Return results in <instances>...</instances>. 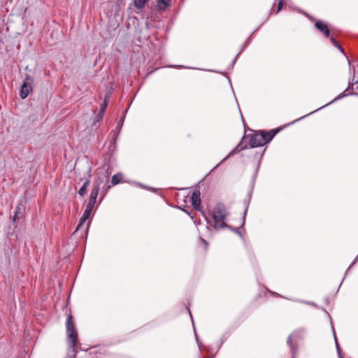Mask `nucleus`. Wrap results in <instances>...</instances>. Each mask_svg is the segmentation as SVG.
I'll use <instances>...</instances> for the list:
<instances>
[{
	"instance_id": "1",
	"label": "nucleus",
	"mask_w": 358,
	"mask_h": 358,
	"mask_svg": "<svg viewBox=\"0 0 358 358\" xmlns=\"http://www.w3.org/2000/svg\"><path fill=\"white\" fill-rule=\"evenodd\" d=\"M277 132L278 131L276 130H271L268 132L265 131H255L252 134L245 135L241 141L236 145V147L234 148L230 152V153L215 166V168L217 167L223 162L227 160L230 156L241 150L247 149L248 148V145L245 143L246 140H248L250 148L260 147L270 142L275 136Z\"/></svg>"
},
{
	"instance_id": "2",
	"label": "nucleus",
	"mask_w": 358,
	"mask_h": 358,
	"mask_svg": "<svg viewBox=\"0 0 358 358\" xmlns=\"http://www.w3.org/2000/svg\"><path fill=\"white\" fill-rule=\"evenodd\" d=\"M67 342L69 344L68 358H76L78 353V337L75 328L73 316L69 313L66 321Z\"/></svg>"
},
{
	"instance_id": "3",
	"label": "nucleus",
	"mask_w": 358,
	"mask_h": 358,
	"mask_svg": "<svg viewBox=\"0 0 358 358\" xmlns=\"http://www.w3.org/2000/svg\"><path fill=\"white\" fill-rule=\"evenodd\" d=\"M229 215V213L223 203H218L213 208L211 217L213 220V224L211 226L215 230H220L229 227V225L227 224V218Z\"/></svg>"
},
{
	"instance_id": "4",
	"label": "nucleus",
	"mask_w": 358,
	"mask_h": 358,
	"mask_svg": "<svg viewBox=\"0 0 358 358\" xmlns=\"http://www.w3.org/2000/svg\"><path fill=\"white\" fill-rule=\"evenodd\" d=\"M33 82V78L30 76L27 75L20 90V97L22 99L27 98L29 92L32 90Z\"/></svg>"
},
{
	"instance_id": "5",
	"label": "nucleus",
	"mask_w": 358,
	"mask_h": 358,
	"mask_svg": "<svg viewBox=\"0 0 358 358\" xmlns=\"http://www.w3.org/2000/svg\"><path fill=\"white\" fill-rule=\"evenodd\" d=\"M190 200L193 208L196 210H200V192L198 190L193 192Z\"/></svg>"
},
{
	"instance_id": "6",
	"label": "nucleus",
	"mask_w": 358,
	"mask_h": 358,
	"mask_svg": "<svg viewBox=\"0 0 358 358\" xmlns=\"http://www.w3.org/2000/svg\"><path fill=\"white\" fill-rule=\"evenodd\" d=\"M92 210H93V208L86 206V208L80 218V222H79L78 225L77 226L76 229L74 233H76V231H78L83 227L85 222L90 217Z\"/></svg>"
},
{
	"instance_id": "7",
	"label": "nucleus",
	"mask_w": 358,
	"mask_h": 358,
	"mask_svg": "<svg viewBox=\"0 0 358 358\" xmlns=\"http://www.w3.org/2000/svg\"><path fill=\"white\" fill-rule=\"evenodd\" d=\"M354 85H357V88L358 89V82H356L355 83H350L349 84V86L345 90V91H344L343 92L341 93L338 96H337L334 100H332L331 102H329V103H327L326 105L320 107L319 109L320 108H324V106H328L329 105L330 103H334V101H337V100H339L341 99V98L348 95L350 94V92L346 94V92H348L350 88L352 89V90H353V87H354Z\"/></svg>"
},
{
	"instance_id": "8",
	"label": "nucleus",
	"mask_w": 358,
	"mask_h": 358,
	"mask_svg": "<svg viewBox=\"0 0 358 358\" xmlns=\"http://www.w3.org/2000/svg\"><path fill=\"white\" fill-rule=\"evenodd\" d=\"M315 27L320 30L326 37L329 36V30L327 25L321 20L316 21Z\"/></svg>"
},
{
	"instance_id": "9",
	"label": "nucleus",
	"mask_w": 358,
	"mask_h": 358,
	"mask_svg": "<svg viewBox=\"0 0 358 358\" xmlns=\"http://www.w3.org/2000/svg\"><path fill=\"white\" fill-rule=\"evenodd\" d=\"M297 334H298V332H296V331L294 332L292 334H291L288 337L287 341V343L289 345V346L290 348L291 352H292V358H295L296 354V347L295 345H294L293 343H292V338L295 337Z\"/></svg>"
},
{
	"instance_id": "10",
	"label": "nucleus",
	"mask_w": 358,
	"mask_h": 358,
	"mask_svg": "<svg viewBox=\"0 0 358 358\" xmlns=\"http://www.w3.org/2000/svg\"><path fill=\"white\" fill-rule=\"evenodd\" d=\"M24 208L21 204H18L16 206L15 215L13 216V221L15 222L17 219L21 217L23 215Z\"/></svg>"
},
{
	"instance_id": "11",
	"label": "nucleus",
	"mask_w": 358,
	"mask_h": 358,
	"mask_svg": "<svg viewBox=\"0 0 358 358\" xmlns=\"http://www.w3.org/2000/svg\"><path fill=\"white\" fill-rule=\"evenodd\" d=\"M169 4V0H158L157 7L159 10H164Z\"/></svg>"
},
{
	"instance_id": "12",
	"label": "nucleus",
	"mask_w": 358,
	"mask_h": 358,
	"mask_svg": "<svg viewBox=\"0 0 358 358\" xmlns=\"http://www.w3.org/2000/svg\"><path fill=\"white\" fill-rule=\"evenodd\" d=\"M90 179L89 178L88 179H87L85 180V182L83 183V186L78 190V194L80 196H83L85 194L87 187L90 185Z\"/></svg>"
},
{
	"instance_id": "13",
	"label": "nucleus",
	"mask_w": 358,
	"mask_h": 358,
	"mask_svg": "<svg viewBox=\"0 0 358 358\" xmlns=\"http://www.w3.org/2000/svg\"><path fill=\"white\" fill-rule=\"evenodd\" d=\"M99 189H99L98 186H94L93 189L91 191L90 198L96 200Z\"/></svg>"
},
{
	"instance_id": "14",
	"label": "nucleus",
	"mask_w": 358,
	"mask_h": 358,
	"mask_svg": "<svg viewBox=\"0 0 358 358\" xmlns=\"http://www.w3.org/2000/svg\"><path fill=\"white\" fill-rule=\"evenodd\" d=\"M148 0H134V6L138 9L143 8Z\"/></svg>"
},
{
	"instance_id": "15",
	"label": "nucleus",
	"mask_w": 358,
	"mask_h": 358,
	"mask_svg": "<svg viewBox=\"0 0 358 358\" xmlns=\"http://www.w3.org/2000/svg\"><path fill=\"white\" fill-rule=\"evenodd\" d=\"M122 180L121 174H115L111 178V183L113 185L118 184Z\"/></svg>"
},
{
	"instance_id": "16",
	"label": "nucleus",
	"mask_w": 358,
	"mask_h": 358,
	"mask_svg": "<svg viewBox=\"0 0 358 358\" xmlns=\"http://www.w3.org/2000/svg\"><path fill=\"white\" fill-rule=\"evenodd\" d=\"M104 176H99L94 182V186H98L99 189L101 188V185L104 182Z\"/></svg>"
},
{
	"instance_id": "17",
	"label": "nucleus",
	"mask_w": 358,
	"mask_h": 358,
	"mask_svg": "<svg viewBox=\"0 0 358 358\" xmlns=\"http://www.w3.org/2000/svg\"><path fill=\"white\" fill-rule=\"evenodd\" d=\"M330 41L331 42V43L336 46V48H338L342 52H344V50L343 48L339 45V43L337 42V41L334 38V37H331L330 38Z\"/></svg>"
},
{
	"instance_id": "18",
	"label": "nucleus",
	"mask_w": 358,
	"mask_h": 358,
	"mask_svg": "<svg viewBox=\"0 0 358 358\" xmlns=\"http://www.w3.org/2000/svg\"><path fill=\"white\" fill-rule=\"evenodd\" d=\"M334 339H335V343H336V350H337V352L338 354V356L340 358H343L342 357V355H341V348L338 345V341H337V338H336V336L335 335V332L334 331Z\"/></svg>"
},
{
	"instance_id": "19",
	"label": "nucleus",
	"mask_w": 358,
	"mask_h": 358,
	"mask_svg": "<svg viewBox=\"0 0 358 358\" xmlns=\"http://www.w3.org/2000/svg\"><path fill=\"white\" fill-rule=\"evenodd\" d=\"M108 102L107 99H105V100L103 101V105L101 106V113H102V115L104 114V113L106 111V108L108 106Z\"/></svg>"
},
{
	"instance_id": "20",
	"label": "nucleus",
	"mask_w": 358,
	"mask_h": 358,
	"mask_svg": "<svg viewBox=\"0 0 358 358\" xmlns=\"http://www.w3.org/2000/svg\"><path fill=\"white\" fill-rule=\"evenodd\" d=\"M249 203H250V201H249V200H245V208L244 213H243V224H244V222H245V215H246V213H247V211H248V208Z\"/></svg>"
},
{
	"instance_id": "21",
	"label": "nucleus",
	"mask_w": 358,
	"mask_h": 358,
	"mask_svg": "<svg viewBox=\"0 0 358 358\" xmlns=\"http://www.w3.org/2000/svg\"><path fill=\"white\" fill-rule=\"evenodd\" d=\"M96 200L90 198L87 206L93 208L96 203Z\"/></svg>"
},
{
	"instance_id": "22",
	"label": "nucleus",
	"mask_w": 358,
	"mask_h": 358,
	"mask_svg": "<svg viewBox=\"0 0 358 358\" xmlns=\"http://www.w3.org/2000/svg\"><path fill=\"white\" fill-rule=\"evenodd\" d=\"M228 228L230 229L231 231H233L234 233L240 234V232H239V230L238 228H234L231 226H229V227H228Z\"/></svg>"
},
{
	"instance_id": "23",
	"label": "nucleus",
	"mask_w": 358,
	"mask_h": 358,
	"mask_svg": "<svg viewBox=\"0 0 358 358\" xmlns=\"http://www.w3.org/2000/svg\"><path fill=\"white\" fill-rule=\"evenodd\" d=\"M282 8V1H280L278 4V10L277 13H278Z\"/></svg>"
},
{
	"instance_id": "24",
	"label": "nucleus",
	"mask_w": 358,
	"mask_h": 358,
	"mask_svg": "<svg viewBox=\"0 0 358 358\" xmlns=\"http://www.w3.org/2000/svg\"><path fill=\"white\" fill-rule=\"evenodd\" d=\"M357 261H358V254H357V256L356 257V258L355 259V260L353 261V262L350 264V268L351 266H353L356 264V262H357Z\"/></svg>"
},
{
	"instance_id": "25",
	"label": "nucleus",
	"mask_w": 358,
	"mask_h": 358,
	"mask_svg": "<svg viewBox=\"0 0 358 358\" xmlns=\"http://www.w3.org/2000/svg\"><path fill=\"white\" fill-rule=\"evenodd\" d=\"M88 229H89V223H87V227L85 228V231L86 232L88 231Z\"/></svg>"
},
{
	"instance_id": "26",
	"label": "nucleus",
	"mask_w": 358,
	"mask_h": 358,
	"mask_svg": "<svg viewBox=\"0 0 358 358\" xmlns=\"http://www.w3.org/2000/svg\"><path fill=\"white\" fill-rule=\"evenodd\" d=\"M99 115H100V118H102L103 115H102V113H101V110L99 111Z\"/></svg>"
},
{
	"instance_id": "27",
	"label": "nucleus",
	"mask_w": 358,
	"mask_h": 358,
	"mask_svg": "<svg viewBox=\"0 0 358 358\" xmlns=\"http://www.w3.org/2000/svg\"><path fill=\"white\" fill-rule=\"evenodd\" d=\"M110 185H108V186H107V187H106V191H105V192H106L108 191V189H110Z\"/></svg>"
},
{
	"instance_id": "28",
	"label": "nucleus",
	"mask_w": 358,
	"mask_h": 358,
	"mask_svg": "<svg viewBox=\"0 0 358 358\" xmlns=\"http://www.w3.org/2000/svg\"><path fill=\"white\" fill-rule=\"evenodd\" d=\"M250 38H248L247 39L246 42H245V44H247L248 43H249V42H250Z\"/></svg>"
},
{
	"instance_id": "29",
	"label": "nucleus",
	"mask_w": 358,
	"mask_h": 358,
	"mask_svg": "<svg viewBox=\"0 0 358 358\" xmlns=\"http://www.w3.org/2000/svg\"><path fill=\"white\" fill-rule=\"evenodd\" d=\"M101 118H100V115H98L97 116V120L99 121V120H101Z\"/></svg>"
},
{
	"instance_id": "30",
	"label": "nucleus",
	"mask_w": 358,
	"mask_h": 358,
	"mask_svg": "<svg viewBox=\"0 0 358 358\" xmlns=\"http://www.w3.org/2000/svg\"><path fill=\"white\" fill-rule=\"evenodd\" d=\"M319 110V109H317V110ZM315 111H317V110H315V111H313V112H310L308 115L313 114V113H315Z\"/></svg>"
},
{
	"instance_id": "31",
	"label": "nucleus",
	"mask_w": 358,
	"mask_h": 358,
	"mask_svg": "<svg viewBox=\"0 0 358 358\" xmlns=\"http://www.w3.org/2000/svg\"><path fill=\"white\" fill-rule=\"evenodd\" d=\"M308 115H304L303 117H301V118H299L298 120H301V119H303V117H306Z\"/></svg>"
},
{
	"instance_id": "32",
	"label": "nucleus",
	"mask_w": 358,
	"mask_h": 358,
	"mask_svg": "<svg viewBox=\"0 0 358 358\" xmlns=\"http://www.w3.org/2000/svg\"><path fill=\"white\" fill-rule=\"evenodd\" d=\"M194 333H195V336H196V338L197 339V334L196 332V330L194 329Z\"/></svg>"
},
{
	"instance_id": "33",
	"label": "nucleus",
	"mask_w": 358,
	"mask_h": 358,
	"mask_svg": "<svg viewBox=\"0 0 358 358\" xmlns=\"http://www.w3.org/2000/svg\"><path fill=\"white\" fill-rule=\"evenodd\" d=\"M239 54H240V52H239L237 55H236V58H235V59L234 60V62H235V60L236 59V58L238 57V55Z\"/></svg>"
},
{
	"instance_id": "34",
	"label": "nucleus",
	"mask_w": 358,
	"mask_h": 358,
	"mask_svg": "<svg viewBox=\"0 0 358 358\" xmlns=\"http://www.w3.org/2000/svg\"><path fill=\"white\" fill-rule=\"evenodd\" d=\"M352 266H351L350 268L349 267L348 269H347V271H349V270L352 268Z\"/></svg>"
}]
</instances>
